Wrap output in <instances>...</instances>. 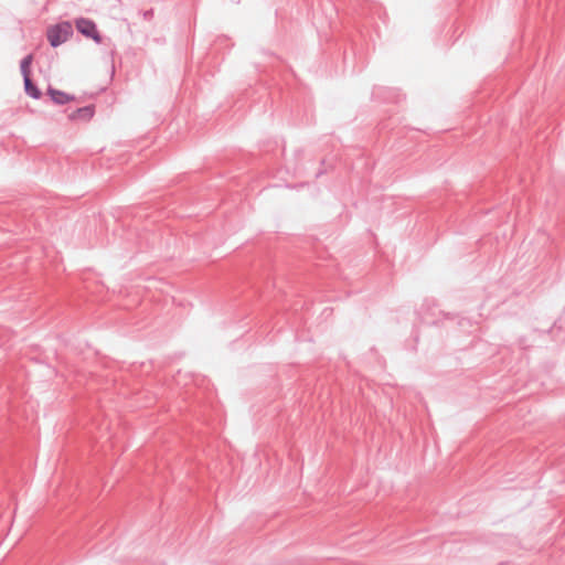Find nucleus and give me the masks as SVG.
<instances>
[{"mask_svg": "<svg viewBox=\"0 0 565 565\" xmlns=\"http://www.w3.org/2000/svg\"><path fill=\"white\" fill-rule=\"evenodd\" d=\"M73 33V28L70 22H63L51 26L47 30V40L52 46H57L64 43Z\"/></svg>", "mask_w": 565, "mask_h": 565, "instance_id": "f257e3e1", "label": "nucleus"}, {"mask_svg": "<svg viewBox=\"0 0 565 565\" xmlns=\"http://www.w3.org/2000/svg\"><path fill=\"white\" fill-rule=\"evenodd\" d=\"M75 25H76V29L78 30V32H81L86 38H90L96 42H100L99 33H98L96 25L93 21H90L88 19L81 18V19L76 20Z\"/></svg>", "mask_w": 565, "mask_h": 565, "instance_id": "f03ea898", "label": "nucleus"}, {"mask_svg": "<svg viewBox=\"0 0 565 565\" xmlns=\"http://www.w3.org/2000/svg\"><path fill=\"white\" fill-rule=\"evenodd\" d=\"M94 107L93 106H86L83 108H78L74 113L70 115L71 119H81V120H89L94 116Z\"/></svg>", "mask_w": 565, "mask_h": 565, "instance_id": "7ed1b4c3", "label": "nucleus"}, {"mask_svg": "<svg viewBox=\"0 0 565 565\" xmlns=\"http://www.w3.org/2000/svg\"><path fill=\"white\" fill-rule=\"evenodd\" d=\"M24 86L25 92L33 98H39L40 92L39 89L32 84L30 76L24 77Z\"/></svg>", "mask_w": 565, "mask_h": 565, "instance_id": "20e7f679", "label": "nucleus"}, {"mask_svg": "<svg viewBox=\"0 0 565 565\" xmlns=\"http://www.w3.org/2000/svg\"><path fill=\"white\" fill-rule=\"evenodd\" d=\"M32 63V55H28L24 57L21 62V72L23 74V77L30 76V66Z\"/></svg>", "mask_w": 565, "mask_h": 565, "instance_id": "39448f33", "label": "nucleus"}, {"mask_svg": "<svg viewBox=\"0 0 565 565\" xmlns=\"http://www.w3.org/2000/svg\"><path fill=\"white\" fill-rule=\"evenodd\" d=\"M50 95L52 96L53 100L58 103V104H64L66 103L70 98L66 94L62 93V92H57V90H50Z\"/></svg>", "mask_w": 565, "mask_h": 565, "instance_id": "423d86ee", "label": "nucleus"}]
</instances>
